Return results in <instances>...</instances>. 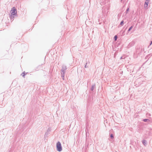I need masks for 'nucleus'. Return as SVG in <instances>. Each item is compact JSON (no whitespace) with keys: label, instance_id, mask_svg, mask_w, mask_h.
<instances>
[{"label":"nucleus","instance_id":"nucleus-1","mask_svg":"<svg viewBox=\"0 0 152 152\" xmlns=\"http://www.w3.org/2000/svg\"><path fill=\"white\" fill-rule=\"evenodd\" d=\"M56 148L57 151L59 152L61 151L62 150V148L61 143L58 142L56 144Z\"/></svg>","mask_w":152,"mask_h":152},{"label":"nucleus","instance_id":"nucleus-2","mask_svg":"<svg viewBox=\"0 0 152 152\" xmlns=\"http://www.w3.org/2000/svg\"><path fill=\"white\" fill-rule=\"evenodd\" d=\"M10 12H11V16L15 15L17 13L16 10L14 8H12V9L11 10V11Z\"/></svg>","mask_w":152,"mask_h":152},{"label":"nucleus","instance_id":"nucleus-3","mask_svg":"<svg viewBox=\"0 0 152 152\" xmlns=\"http://www.w3.org/2000/svg\"><path fill=\"white\" fill-rule=\"evenodd\" d=\"M66 67L65 66H62V69L61 71V74H64V73L66 69Z\"/></svg>","mask_w":152,"mask_h":152},{"label":"nucleus","instance_id":"nucleus-4","mask_svg":"<svg viewBox=\"0 0 152 152\" xmlns=\"http://www.w3.org/2000/svg\"><path fill=\"white\" fill-rule=\"evenodd\" d=\"M148 2L147 1H145L144 4V7L146 8L148 6Z\"/></svg>","mask_w":152,"mask_h":152},{"label":"nucleus","instance_id":"nucleus-5","mask_svg":"<svg viewBox=\"0 0 152 152\" xmlns=\"http://www.w3.org/2000/svg\"><path fill=\"white\" fill-rule=\"evenodd\" d=\"M142 143L144 145H146V144L147 142H146V140H143L142 141Z\"/></svg>","mask_w":152,"mask_h":152},{"label":"nucleus","instance_id":"nucleus-6","mask_svg":"<svg viewBox=\"0 0 152 152\" xmlns=\"http://www.w3.org/2000/svg\"><path fill=\"white\" fill-rule=\"evenodd\" d=\"M124 24V21L123 20L120 23V25L121 26H123Z\"/></svg>","mask_w":152,"mask_h":152},{"label":"nucleus","instance_id":"nucleus-7","mask_svg":"<svg viewBox=\"0 0 152 152\" xmlns=\"http://www.w3.org/2000/svg\"><path fill=\"white\" fill-rule=\"evenodd\" d=\"M117 38L118 37L117 36L115 35L114 36V38L115 41H116L117 40Z\"/></svg>","mask_w":152,"mask_h":152},{"label":"nucleus","instance_id":"nucleus-8","mask_svg":"<svg viewBox=\"0 0 152 152\" xmlns=\"http://www.w3.org/2000/svg\"><path fill=\"white\" fill-rule=\"evenodd\" d=\"M110 137L112 138H113V134H111Z\"/></svg>","mask_w":152,"mask_h":152},{"label":"nucleus","instance_id":"nucleus-9","mask_svg":"<svg viewBox=\"0 0 152 152\" xmlns=\"http://www.w3.org/2000/svg\"><path fill=\"white\" fill-rule=\"evenodd\" d=\"M132 28V27H130V28H129V31H130V30H131V28Z\"/></svg>","mask_w":152,"mask_h":152},{"label":"nucleus","instance_id":"nucleus-10","mask_svg":"<svg viewBox=\"0 0 152 152\" xmlns=\"http://www.w3.org/2000/svg\"><path fill=\"white\" fill-rule=\"evenodd\" d=\"M152 44V41L151 42V45Z\"/></svg>","mask_w":152,"mask_h":152}]
</instances>
